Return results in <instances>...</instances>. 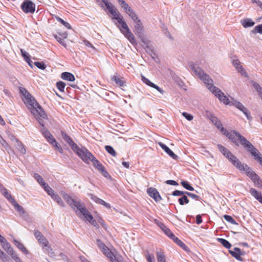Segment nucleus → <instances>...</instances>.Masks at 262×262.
I'll return each instance as SVG.
<instances>
[{
	"label": "nucleus",
	"instance_id": "obj_1",
	"mask_svg": "<svg viewBox=\"0 0 262 262\" xmlns=\"http://www.w3.org/2000/svg\"><path fill=\"white\" fill-rule=\"evenodd\" d=\"M60 193L63 199L74 210H79L88 222H91V221L94 219L93 216L86 208L83 206L79 199L77 198H72L63 191H61Z\"/></svg>",
	"mask_w": 262,
	"mask_h": 262
},
{
	"label": "nucleus",
	"instance_id": "obj_2",
	"mask_svg": "<svg viewBox=\"0 0 262 262\" xmlns=\"http://www.w3.org/2000/svg\"><path fill=\"white\" fill-rule=\"evenodd\" d=\"M24 102L36 119L40 117L47 118L44 110L29 93H26V97Z\"/></svg>",
	"mask_w": 262,
	"mask_h": 262
},
{
	"label": "nucleus",
	"instance_id": "obj_3",
	"mask_svg": "<svg viewBox=\"0 0 262 262\" xmlns=\"http://www.w3.org/2000/svg\"><path fill=\"white\" fill-rule=\"evenodd\" d=\"M81 156L80 157L84 162L89 163L92 161L94 166L101 173L105 178L110 177L109 173L105 170V167L103 165L97 160L95 157L88 150L84 149L81 151Z\"/></svg>",
	"mask_w": 262,
	"mask_h": 262
},
{
	"label": "nucleus",
	"instance_id": "obj_4",
	"mask_svg": "<svg viewBox=\"0 0 262 262\" xmlns=\"http://www.w3.org/2000/svg\"><path fill=\"white\" fill-rule=\"evenodd\" d=\"M188 66L193 74L204 82L207 88H208L209 85L212 84V80L209 76L204 73V71L197 66L196 64L193 62H190L188 63Z\"/></svg>",
	"mask_w": 262,
	"mask_h": 262
},
{
	"label": "nucleus",
	"instance_id": "obj_5",
	"mask_svg": "<svg viewBox=\"0 0 262 262\" xmlns=\"http://www.w3.org/2000/svg\"><path fill=\"white\" fill-rule=\"evenodd\" d=\"M47 118V117L46 118H42L40 117L37 118V119L38 122L41 126L40 131L42 133L43 136L48 140V141L50 142L53 146H54L59 152L62 153L63 152L62 148L60 146H58V143L56 142L55 138L53 137V136L51 135L50 132L44 125L43 119H46Z\"/></svg>",
	"mask_w": 262,
	"mask_h": 262
},
{
	"label": "nucleus",
	"instance_id": "obj_6",
	"mask_svg": "<svg viewBox=\"0 0 262 262\" xmlns=\"http://www.w3.org/2000/svg\"><path fill=\"white\" fill-rule=\"evenodd\" d=\"M217 147L220 152L235 166L237 169L242 168V163L237 157L225 147L221 144L217 145Z\"/></svg>",
	"mask_w": 262,
	"mask_h": 262
},
{
	"label": "nucleus",
	"instance_id": "obj_7",
	"mask_svg": "<svg viewBox=\"0 0 262 262\" xmlns=\"http://www.w3.org/2000/svg\"><path fill=\"white\" fill-rule=\"evenodd\" d=\"M227 138L237 146L239 145L237 141H238L241 145L246 148V149L251 144L244 136H242L239 133L235 130H233L230 132Z\"/></svg>",
	"mask_w": 262,
	"mask_h": 262
},
{
	"label": "nucleus",
	"instance_id": "obj_8",
	"mask_svg": "<svg viewBox=\"0 0 262 262\" xmlns=\"http://www.w3.org/2000/svg\"><path fill=\"white\" fill-rule=\"evenodd\" d=\"M118 23L120 24L121 27L119 28L120 31L124 35V36L128 39L130 42L133 45L137 44L136 40L127 26L126 22L122 19H119Z\"/></svg>",
	"mask_w": 262,
	"mask_h": 262
},
{
	"label": "nucleus",
	"instance_id": "obj_9",
	"mask_svg": "<svg viewBox=\"0 0 262 262\" xmlns=\"http://www.w3.org/2000/svg\"><path fill=\"white\" fill-rule=\"evenodd\" d=\"M208 89L210 90L216 97L218 98L219 100L225 104H229L231 102L229 99L225 95L223 92L218 88L214 86L213 84L209 85Z\"/></svg>",
	"mask_w": 262,
	"mask_h": 262
},
{
	"label": "nucleus",
	"instance_id": "obj_10",
	"mask_svg": "<svg viewBox=\"0 0 262 262\" xmlns=\"http://www.w3.org/2000/svg\"><path fill=\"white\" fill-rule=\"evenodd\" d=\"M61 135L62 138L65 140V141L67 142L69 144V145L71 146L74 152H76V154L79 157H80L82 155L81 154L82 150L84 151V149H87L84 147H82L81 148H79L78 146L73 142L72 139L64 132H62Z\"/></svg>",
	"mask_w": 262,
	"mask_h": 262
},
{
	"label": "nucleus",
	"instance_id": "obj_11",
	"mask_svg": "<svg viewBox=\"0 0 262 262\" xmlns=\"http://www.w3.org/2000/svg\"><path fill=\"white\" fill-rule=\"evenodd\" d=\"M21 8L26 13H33L35 10V5L30 0H25L21 5Z\"/></svg>",
	"mask_w": 262,
	"mask_h": 262
},
{
	"label": "nucleus",
	"instance_id": "obj_12",
	"mask_svg": "<svg viewBox=\"0 0 262 262\" xmlns=\"http://www.w3.org/2000/svg\"><path fill=\"white\" fill-rule=\"evenodd\" d=\"M97 244L98 246L103 251V253L105 255L110 259L111 261L116 256L112 252H111L110 249L105 246L102 241L99 239H97Z\"/></svg>",
	"mask_w": 262,
	"mask_h": 262
},
{
	"label": "nucleus",
	"instance_id": "obj_13",
	"mask_svg": "<svg viewBox=\"0 0 262 262\" xmlns=\"http://www.w3.org/2000/svg\"><path fill=\"white\" fill-rule=\"evenodd\" d=\"M247 150L254 157V159L257 161L259 164L262 166V155L258 152L257 149L251 144L247 148Z\"/></svg>",
	"mask_w": 262,
	"mask_h": 262
},
{
	"label": "nucleus",
	"instance_id": "obj_14",
	"mask_svg": "<svg viewBox=\"0 0 262 262\" xmlns=\"http://www.w3.org/2000/svg\"><path fill=\"white\" fill-rule=\"evenodd\" d=\"M242 168H240L239 170L241 172H245L247 176L249 177L252 181L255 179V178L258 176L252 168L248 166L246 164L244 163L243 165H242Z\"/></svg>",
	"mask_w": 262,
	"mask_h": 262
},
{
	"label": "nucleus",
	"instance_id": "obj_15",
	"mask_svg": "<svg viewBox=\"0 0 262 262\" xmlns=\"http://www.w3.org/2000/svg\"><path fill=\"white\" fill-rule=\"evenodd\" d=\"M147 193L149 196L152 198L157 202L162 200V198L159 194V192L157 189L155 188H148L147 189Z\"/></svg>",
	"mask_w": 262,
	"mask_h": 262
},
{
	"label": "nucleus",
	"instance_id": "obj_16",
	"mask_svg": "<svg viewBox=\"0 0 262 262\" xmlns=\"http://www.w3.org/2000/svg\"><path fill=\"white\" fill-rule=\"evenodd\" d=\"M135 23V29L136 34L140 37L142 38L143 36V26L140 19L138 18L134 21Z\"/></svg>",
	"mask_w": 262,
	"mask_h": 262
},
{
	"label": "nucleus",
	"instance_id": "obj_17",
	"mask_svg": "<svg viewBox=\"0 0 262 262\" xmlns=\"http://www.w3.org/2000/svg\"><path fill=\"white\" fill-rule=\"evenodd\" d=\"M88 195L91 198V199L95 202L96 203L101 204L104 206H105L106 208L110 209L111 208V205L110 204L106 203L103 200L98 198L97 196L93 195L92 193H89Z\"/></svg>",
	"mask_w": 262,
	"mask_h": 262
},
{
	"label": "nucleus",
	"instance_id": "obj_18",
	"mask_svg": "<svg viewBox=\"0 0 262 262\" xmlns=\"http://www.w3.org/2000/svg\"><path fill=\"white\" fill-rule=\"evenodd\" d=\"M158 144L170 157L174 160H176L178 158V156L174 154V152L171 150L165 144L161 142H159Z\"/></svg>",
	"mask_w": 262,
	"mask_h": 262
},
{
	"label": "nucleus",
	"instance_id": "obj_19",
	"mask_svg": "<svg viewBox=\"0 0 262 262\" xmlns=\"http://www.w3.org/2000/svg\"><path fill=\"white\" fill-rule=\"evenodd\" d=\"M229 252L231 255L236 259L239 261H243V258L241 256L243 255V254L242 253L241 249L239 248L235 247L234 248L233 250H229Z\"/></svg>",
	"mask_w": 262,
	"mask_h": 262
},
{
	"label": "nucleus",
	"instance_id": "obj_20",
	"mask_svg": "<svg viewBox=\"0 0 262 262\" xmlns=\"http://www.w3.org/2000/svg\"><path fill=\"white\" fill-rule=\"evenodd\" d=\"M142 80L145 83H146L147 85L157 90L160 93H161V94L164 93V92L162 89H161L160 87H159L158 85H156L154 83L151 82L149 79H148L147 78H146V77H145L144 76H142Z\"/></svg>",
	"mask_w": 262,
	"mask_h": 262
},
{
	"label": "nucleus",
	"instance_id": "obj_21",
	"mask_svg": "<svg viewBox=\"0 0 262 262\" xmlns=\"http://www.w3.org/2000/svg\"><path fill=\"white\" fill-rule=\"evenodd\" d=\"M0 192L10 202H11L13 200H14L11 194L8 192V190L5 187H3L2 185L0 186Z\"/></svg>",
	"mask_w": 262,
	"mask_h": 262
},
{
	"label": "nucleus",
	"instance_id": "obj_22",
	"mask_svg": "<svg viewBox=\"0 0 262 262\" xmlns=\"http://www.w3.org/2000/svg\"><path fill=\"white\" fill-rule=\"evenodd\" d=\"M61 77L62 79L69 81H73L75 78L73 74L69 72H63L61 74Z\"/></svg>",
	"mask_w": 262,
	"mask_h": 262
},
{
	"label": "nucleus",
	"instance_id": "obj_23",
	"mask_svg": "<svg viewBox=\"0 0 262 262\" xmlns=\"http://www.w3.org/2000/svg\"><path fill=\"white\" fill-rule=\"evenodd\" d=\"M241 23L243 26L246 28L252 27L255 24V23L250 18H245L242 20Z\"/></svg>",
	"mask_w": 262,
	"mask_h": 262
},
{
	"label": "nucleus",
	"instance_id": "obj_24",
	"mask_svg": "<svg viewBox=\"0 0 262 262\" xmlns=\"http://www.w3.org/2000/svg\"><path fill=\"white\" fill-rule=\"evenodd\" d=\"M11 203L13 205L15 209L17 210V211L19 213L20 215H22L25 213V211L24 210L23 207L19 205L15 200V199L13 200Z\"/></svg>",
	"mask_w": 262,
	"mask_h": 262
},
{
	"label": "nucleus",
	"instance_id": "obj_25",
	"mask_svg": "<svg viewBox=\"0 0 262 262\" xmlns=\"http://www.w3.org/2000/svg\"><path fill=\"white\" fill-rule=\"evenodd\" d=\"M1 246L9 254L14 251L10 244L7 241L2 243Z\"/></svg>",
	"mask_w": 262,
	"mask_h": 262
},
{
	"label": "nucleus",
	"instance_id": "obj_26",
	"mask_svg": "<svg viewBox=\"0 0 262 262\" xmlns=\"http://www.w3.org/2000/svg\"><path fill=\"white\" fill-rule=\"evenodd\" d=\"M51 198L56 201L57 204L61 207H65V204L62 200L61 198L56 193L53 195Z\"/></svg>",
	"mask_w": 262,
	"mask_h": 262
},
{
	"label": "nucleus",
	"instance_id": "obj_27",
	"mask_svg": "<svg viewBox=\"0 0 262 262\" xmlns=\"http://www.w3.org/2000/svg\"><path fill=\"white\" fill-rule=\"evenodd\" d=\"M14 245L22 252H23L25 254H27L28 253V251L27 249L24 247L23 244L20 243L19 241L14 239Z\"/></svg>",
	"mask_w": 262,
	"mask_h": 262
},
{
	"label": "nucleus",
	"instance_id": "obj_28",
	"mask_svg": "<svg viewBox=\"0 0 262 262\" xmlns=\"http://www.w3.org/2000/svg\"><path fill=\"white\" fill-rule=\"evenodd\" d=\"M231 104L243 112L246 111L247 110V108L241 102L237 101L236 100H234L233 101H231Z\"/></svg>",
	"mask_w": 262,
	"mask_h": 262
},
{
	"label": "nucleus",
	"instance_id": "obj_29",
	"mask_svg": "<svg viewBox=\"0 0 262 262\" xmlns=\"http://www.w3.org/2000/svg\"><path fill=\"white\" fill-rule=\"evenodd\" d=\"M18 150L23 154L26 153V150L23 144L19 140H16V144L15 145Z\"/></svg>",
	"mask_w": 262,
	"mask_h": 262
},
{
	"label": "nucleus",
	"instance_id": "obj_30",
	"mask_svg": "<svg viewBox=\"0 0 262 262\" xmlns=\"http://www.w3.org/2000/svg\"><path fill=\"white\" fill-rule=\"evenodd\" d=\"M110 13L113 16V18L117 20V21L119 20V19H122V17L119 12L116 9L111 10Z\"/></svg>",
	"mask_w": 262,
	"mask_h": 262
},
{
	"label": "nucleus",
	"instance_id": "obj_31",
	"mask_svg": "<svg viewBox=\"0 0 262 262\" xmlns=\"http://www.w3.org/2000/svg\"><path fill=\"white\" fill-rule=\"evenodd\" d=\"M217 241L226 248L229 249L231 247V244L225 239L218 238Z\"/></svg>",
	"mask_w": 262,
	"mask_h": 262
},
{
	"label": "nucleus",
	"instance_id": "obj_32",
	"mask_svg": "<svg viewBox=\"0 0 262 262\" xmlns=\"http://www.w3.org/2000/svg\"><path fill=\"white\" fill-rule=\"evenodd\" d=\"M126 13L132 18L133 21H135L139 18L135 12L132 8L128 9V11H127Z\"/></svg>",
	"mask_w": 262,
	"mask_h": 262
},
{
	"label": "nucleus",
	"instance_id": "obj_33",
	"mask_svg": "<svg viewBox=\"0 0 262 262\" xmlns=\"http://www.w3.org/2000/svg\"><path fill=\"white\" fill-rule=\"evenodd\" d=\"M251 83L252 84V86L255 89V90L256 91V92L258 93L259 95H262V88L260 86V85L257 82L252 81Z\"/></svg>",
	"mask_w": 262,
	"mask_h": 262
},
{
	"label": "nucleus",
	"instance_id": "obj_34",
	"mask_svg": "<svg viewBox=\"0 0 262 262\" xmlns=\"http://www.w3.org/2000/svg\"><path fill=\"white\" fill-rule=\"evenodd\" d=\"M249 192L257 200H258L259 198H260V197H261V196L262 195L260 192H258L254 188H251L249 190Z\"/></svg>",
	"mask_w": 262,
	"mask_h": 262
},
{
	"label": "nucleus",
	"instance_id": "obj_35",
	"mask_svg": "<svg viewBox=\"0 0 262 262\" xmlns=\"http://www.w3.org/2000/svg\"><path fill=\"white\" fill-rule=\"evenodd\" d=\"M254 184L255 186L258 188L262 189V180L258 176L255 179L253 180L252 181Z\"/></svg>",
	"mask_w": 262,
	"mask_h": 262
},
{
	"label": "nucleus",
	"instance_id": "obj_36",
	"mask_svg": "<svg viewBox=\"0 0 262 262\" xmlns=\"http://www.w3.org/2000/svg\"><path fill=\"white\" fill-rule=\"evenodd\" d=\"M156 255L158 262H166L165 257L163 252L158 251L156 253Z\"/></svg>",
	"mask_w": 262,
	"mask_h": 262
},
{
	"label": "nucleus",
	"instance_id": "obj_37",
	"mask_svg": "<svg viewBox=\"0 0 262 262\" xmlns=\"http://www.w3.org/2000/svg\"><path fill=\"white\" fill-rule=\"evenodd\" d=\"M112 79L120 86H123L124 85V82L122 80V78H120L117 76L114 75L112 78Z\"/></svg>",
	"mask_w": 262,
	"mask_h": 262
},
{
	"label": "nucleus",
	"instance_id": "obj_38",
	"mask_svg": "<svg viewBox=\"0 0 262 262\" xmlns=\"http://www.w3.org/2000/svg\"><path fill=\"white\" fill-rule=\"evenodd\" d=\"M178 245L181 247L182 249H183L186 251H188L189 249V248L179 238L176 239L175 242Z\"/></svg>",
	"mask_w": 262,
	"mask_h": 262
},
{
	"label": "nucleus",
	"instance_id": "obj_39",
	"mask_svg": "<svg viewBox=\"0 0 262 262\" xmlns=\"http://www.w3.org/2000/svg\"><path fill=\"white\" fill-rule=\"evenodd\" d=\"M45 190L48 193V194L51 196V197L54 195L55 193L54 190L52 189L48 184H46L43 186Z\"/></svg>",
	"mask_w": 262,
	"mask_h": 262
},
{
	"label": "nucleus",
	"instance_id": "obj_40",
	"mask_svg": "<svg viewBox=\"0 0 262 262\" xmlns=\"http://www.w3.org/2000/svg\"><path fill=\"white\" fill-rule=\"evenodd\" d=\"M181 184L186 189L188 190L189 191H193L194 188L192 186H191L188 182L182 181L181 182Z\"/></svg>",
	"mask_w": 262,
	"mask_h": 262
},
{
	"label": "nucleus",
	"instance_id": "obj_41",
	"mask_svg": "<svg viewBox=\"0 0 262 262\" xmlns=\"http://www.w3.org/2000/svg\"><path fill=\"white\" fill-rule=\"evenodd\" d=\"M179 204L181 205H184V204H188L189 202V199L186 195H182V196L178 200Z\"/></svg>",
	"mask_w": 262,
	"mask_h": 262
},
{
	"label": "nucleus",
	"instance_id": "obj_42",
	"mask_svg": "<svg viewBox=\"0 0 262 262\" xmlns=\"http://www.w3.org/2000/svg\"><path fill=\"white\" fill-rule=\"evenodd\" d=\"M105 149L112 156L116 157L117 156L116 151L111 146L106 145L105 146Z\"/></svg>",
	"mask_w": 262,
	"mask_h": 262
},
{
	"label": "nucleus",
	"instance_id": "obj_43",
	"mask_svg": "<svg viewBox=\"0 0 262 262\" xmlns=\"http://www.w3.org/2000/svg\"><path fill=\"white\" fill-rule=\"evenodd\" d=\"M34 178L37 181V182L39 183V184L40 185H41L42 187L46 184V183L45 182V181L43 180V179L38 174L35 173Z\"/></svg>",
	"mask_w": 262,
	"mask_h": 262
},
{
	"label": "nucleus",
	"instance_id": "obj_44",
	"mask_svg": "<svg viewBox=\"0 0 262 262\" xmlns=\"http://www.w3.org/2000/svg\"><path fill=\"white\" fill-rule=\"evenodd\" d=\"M211 121L214 124V125L219 129L222 126V122L215 117Z\"/></svg>",
	"mask_w": 262,
	"mask_h": 262
},
{
	"label": "nucleus",
	"instance_id": "obj_45",
	"mask_svg": "<svg viewBox=\"0 0 262 262\" xmlns=\"http://www.w3.org/2000/svg\"><path fill=\"white\" fill-rule=\"evenodd\" d=\"M251 32L253 34L258 33L262 34V24L255 26L254 28L252 30Z\"/></svg>",
	"mask_w": 262,
	"mask_h": 262
},
{
	"label": "nucleus",
	"instance_id": "obj_46",
	"mask_svg": "<svg viewBox=\"0 0 262 262\" xmlns=\"http://www.w3.org/2000/svg\"><path fill=\"white\" fill-rule=\"evenodd\" d=\"M0 258L4 262H8L9 260V256L6 255L1 249H0Z\"/></svg>",
	"mask_w": 262,
	"mask_h": 262
},
{
	"label": "nucleus",
	"instance_id": "obj_47",
	"mask_svg": "<svg viewBox=\"0 0 262 262\" xmlns=\"http://www.w3.org/2000/svg\"><path fill=\"white\" fill-rule=\"evenodd\" d=\"M0 143L3 146L4 148H5L6 150H8L10 147L7 143V142L3 138V137L0 135Z\"/></svg>",
	"mask_w": 262,
	"mask_h": 262
},
{
	"label": "nucleus",
	"instance_id": "obj_48",
	"mask_svg": "<svg viewBox=\"0 0 262 262\" xmlns=\"http://www.w3.org/2000/svg\"><path fill=\"white\" fill-rule=\"evenodd\" d=\"M223 217L225 219V220L228 222L229 223L233 225L237 224L235 221L232 217V216L228 215H224Z\"/></svg>",
	"mask_w": 262,
	"mask_h": 262
},
{
	"label": "nucleus",
	"instance_id": "obj_49",
	"mask_svg": "<svg viewBox=\"0 0 262 262\" xmlns=\"http://www.w3.org/2000/svg\"><path fill=\"white\" fill-rule=\"evenodd\" d=\"M53 36L55 37V38L57 40V41H58L61 45H62L64 47H66L67 44L63 38L58 36L56 34H54Z\"/></svg>",
	"mask_w": 262,
	"mask_h": 262
},
{
	"label": "nucleus",
	"instance_id": "obj_50",
	"mask_svg": "<svg viewBox=\"0 0 262 262\" xmlns=\"http://www.w3.org/2000/svg\"><path fill=\"white\" fill-rule=\"evenodd\" d=\"M38 241L40 244L42 245L43 247L47 246V245H49L48 241L43 236L39 238V239H38Z\"/></svg>",
	"mask_w": 262,
	"mask_h": 262
},
{
	"label": "nucleus",
	"instance_id": "obj_51",
	"mask_svg": "<svg viewBox=\"0 0 262 262\" xmlns=\"http://www.w3.org/2000/svg\"><path fill=\"white\" fill-rule=\"evenodd\" d=\"M65 86V83L62 81H58L56 83V86L57 87L58 90L61 92H64Z\"/></svg>",
	"mask_w": 262,
	"mask_h": 262
},
{
	"label": "nucleus",
	"instance_id": "obj_52",
	"mask_svg": "<svg viewBox=\"0 0 262 262\" xmlns=\"http://www.w3.org/2000/svg\"><path fill=\"white\" fill-rule=\"evenodd\" d=\"M102 2L105 4L107 9L108 10L109 12H111V10H114V6L112 4L107 2V1L102 0Z\"/></svg>",
	"mask_w": 262,
	"mask_h": 262
},
{
	"label": "nucleus",
	"instance_id": "obj_53",
	"mask_svg": "<svg viewBox=\"0 0 262 262\" xmlns=\"http://www.w3.org/2000/svg\"><path fill=\"white\" fill-rule=\"evenodd\" d=\"M232 63L237 70L239 69V67H242L240 61L237 59L233 58Z\"/></svg>",
	"mask_w": 262,
	"mask_h": 262
},
{
	"label": "nucleus",
	"instance_id": "obj_54",
	"mask_svg": "<svg viewBox=\"0 0 262 262\" xmlns=\"http://www.w3.org/2000/svg\"><path fill=\"white\" fill-rule=\"evenodd\" d=\"M145 256L148 262H154L155 260L154 255L149 254L148 251H147Z\"/></svg>",
	"mask_w": 262,
	"mask_h": 262
},
{
	"label": "nucleus",
	"instance_id": "obj_55",
	"mask_svg": "<svg viewBox=\"0 0 262 262\" xmlns=\"http://www.w3.org/2000/svg\"><path fill=\"white\" fill-rule=\"evenodd\" d=\"M34 65L41 70H45L46 68L45 64L42 62H35Z\"/></svg>",
	"mask_w": 262,
	"mask_h": 262
},
{
	"label": "nucleus",
	"instance_id": "obj_56",
	"mask_svg": "<svg viewBox=\"0 0 262 262\" xmlns=\"http://www.w3.org/2000/svg\"><path fill=\"white\" fill-rule=\"evenodd\" d=\"M120 5L125 12L128 11V10L131 8L125 2V1L124 2H122V3H121Z\"/></svg>",
	"mask_w": 262,
	"mask_h": 262
},
{
	"label": "nucleus",
	"instance_id": "obj_57",
	"mask_svg": "<svg viewBox=\"0 0 262 262\" xmlns=\"http://www.w3.org/2000/svg\"><path fill=\"white\" fill-rule=\"evenodd\" d=\"M237 71L239 72L242 76L245 77H248V75L245 70L242 67H239V69L237 70Z\"/></svg>",
	"mask_w": 262,
	"mask_h": 262
},
{
	"label": "nucleus",
	"instance_id": "obj_58",
	"mask_svg": "<svg viewBox=\"0 0 262 262\" xmlns=\"http://www.w3.org/2000/svg\"><path fill=\"white\" fill-rule=\"evenodd\" d=\"M205 116L209 118L210 121L215 117V116L209 111H206Z\"/></svg>",
	"mask_w": 262,
	"mask_h": 262
},
{
	"label": "nucleus",
	"instance_id": "obj_59",
	"mask_svg": "<svg viewBox=\"0 0 262 262\" xmlns=\"http://www.w3.org/2000/svg\"><path fill=\"white\" fill-rule=\"evenodd\" d=\"M182 115L188 121H191L193 119V117L192 115L188 114L186 112L182 113Z\"/></svg>",
	"mask_w": 262,
	"mask_h": 262
},
{
	"label": "nucleus",
	"instance_id": "obj_60",
	"mask_svg": "<svg viewBox=\"0 0 262 262\" xmlns=\"http://www.w3.org/2000/svg\"><path fill=\"white\" fill-rule=\"evenodd\" d=\"M20 52L22 56L24 58L25 60H29L30 57L28 53L23 49H20Z\"/></svg>",
	"mask_w": 262,
	"mask_h": 262
},
{
	"label": "nucleus",
	"instance_id": "obj_61",
	"mask_svg": "<svg viewBox=\"0 0 262 262\" xmlns=\"http://www.w3.org/2000/svg\"><path fill=\"white\" fill-rule=\"evenodd\" d=\"M220 132L227 137L228 136V135L230 134V132H228L226 129L224 128L222 126L220 129Z\"/></svg>",
	"mask_w": 262,
	"mask_h": 262
},
{
	"label": "nucleus",
	"instance_id": "obj_62",
	"mask_svg": "<svg viewBox=\"0 0 262 262\" xmlns=\"http://www.w3.org/2000/svg\"><path fill=\"white\" fill-rule=\"evenodd\" d=\"M172 195L173 196H182L183 195V191L176 190L172 192Z\"/></svg>",
	"mask_w": 262,
	"mask_h": 262
},
{
	"label": "nucleus",
	"instance_id": "obj_63",
	"mask_svg": "<svg viewBox=\"0 0 262 262\" xmlns=\"http://www.w3.org/2000/svg\"><path fill=\"white\" fill-rule=\"evenodd\" d=\"M34 234L37 240L43 236L40 232L37 230H35Z\"/></svg>",
	"mask_w": 262,
	"mask_h": 262
},
{
	"label": "nucleus",
	"instance_id": "obj_64",
	"mask_svg": "<svg viewBox=\"0 0 262 262\" xmlns=\"http://www.w3.org/2000/svg\"><path fill=\"white\" fill-rule=\"evenodd\" d=\"M113 259L111 262H121L122 257L119 255H116V256Z\"/></svg>",
	"mask_w": 262,
	"mask_h": 262
}]
</instances>
